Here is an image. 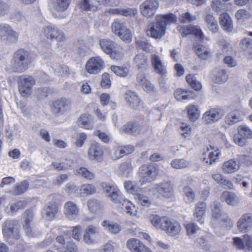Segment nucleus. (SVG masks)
<instances>
[{
    "instance_id": "f257e3e1",
    "label": "nucleus",
    "mask_w": 252,
    "mask_h": 252,
    "mask_svg": "<svg viewBox=\"0 0 252 252\" xmlns=\"http://www.w3.org/2000/svg\"><path fill=\"white\" fill-rule=\"evenodd\" d=\"M150 220L155 227L164 231L169 236L175 237L181 233L182 228L179 222L166 216L151 215Z\"/></svg>"
},
{
    "instance_id": "f03ea898",
    "label": "nucleus",
    "mask_w": 252,
    "mask_h": 252,
    "mask_svg": "<svg viewBox=\"0 0 252 252\" xmlns=\"http://www.w3.org/2000/svg\"><path fill=\"white\" fill-rule=\"evenodd\" d=\"M157 21L149 24L146 31L147 34L155 39L161 38L165 33L168 24L174 23L176 17L172 13L157 16Z\"/></svg>"
},
{
    "instance_id": "7ed1b4c3",
    "label": "nucleus",
    "mask_w": 252,
    "mask_h": 252,
    "mask_svg": "<svg viewBox=\"0 0 252 252\" xmlns=\"http://www.w3.org/2000/svg\"><path fill=\"white\" fill-rule=\"evenodd\" d=\"M31 63V54L23 48L19 49L14 53L11 61L13 70L20 73L26 71Z\"/></svg>"
},
{
    "instance_id": "20e7f679",
    "label": "nucleus",
    "mask_w": 252,
    "mask_h": 252,
    "mask_svg": "<svg viewBox=\"0 0 252 252\" xmlns=\"http://www.w3.org/2000/svg\"><path fill=\"white\" fill-rule=\"evenodd\" d=\"M158 173L159 170L155 164L149 163L141 165L138 172L140 184L143 185L155 181Z\"/></svg>"
},
{
    "instance_id": "39448f33",
    "label": "nucleus",
    "mask_w": 252,
    "mask_h": 252,
    "mask_svg": "<svg viewBox=\"0 0 252 252\" xmlns=\"http://www.w3.org/2000/svg\"><path fill=\"white\" fill-rule=\"evenodd\" d=\"M36 84L35 78L32 75H22L18 78V89L23 97H29L32 94L33 87Z\"/></svg>"
},
{
    "instance_id": "423d86ee",
    "label": "nucleus",
    "mask_w": 252,
    "mask_h": 252,
    "mask_svg": "<svg viewBox=\"0 0 252 252\" xmlns=\"http://www.w3.org/2000/svg\"><path fill=\"white\" fill-rule=\"evenodd\" d=\"M154 189L159 197L168 199L174 196L173 186L170 181H163L156 184Z\"/></svg>"
},
{
    "instance_id": "0eeeda50",
    "label": "nucleus",
    "mask_w": 252,
    "mask_h": 252,
    "mask_svg": "<svg viewBox=\"0 0 252 252\" xmlns=\"http://www.w3.org/2000/svg\"><path fill=\"white\" fill-rule=\"evenodd\" d=\"M112 30L114 33L117 34L124 41L129 43L132 40V34L129 31L123 23L115 21L112 24Z\"/></svg>"
},
{
    "instance_id": "6e6552de",
    "label": "nucleus",
    "mask_w": 252,
    "mask_h": 252,
    "mask_svg": "<svg viewBox=\"0 0 252 252\" xmlns=\"http://www.w3.org/2000/svg\"><path fill=\"white\" fill-rule=\"evenodd\" d=\"M107 193H109V196L111 201L116 204L118 207H121L126 199L125 198L120 190L115 186L106 185L103 187Z\"/></svg>"
},
{
    "instance_id": "1a4fd4ad",
    "label": "nucleus",
    "mask_w": 252,
    "mask_h": 252,
    "mask_svg": "<svg viewBox=\"0 0 252 252\" xmlns=\"http://www.w3.org/2000/svg\"><path fill=\"white\" fill-rule=\"evenodd\" d=\"M88 156L91 160L98 162L103 161L104 156L103 146L98 142L91 143L88 149Z\"/></svg>"
},
{
    "instance_id": "9d476101",
    "label": "nucleus",
    "mask_w": 252,
    "mask_h": 252,
    "mask_svg": "<svg viewBox=\"0 0 252 252\" xmlns=\"http://www.w3.org/2000/svg\"><path fill=\"white\" fill-rule=\"evenodd\" d=\"M178 30L183 37L188 35H193L195 37L198 38L202 43L204 39V34L200 28L196 26L189 25L179 27Z\"/></svg>"
},
{
    "instance_id": "9b49d317",
    "label": "nucleus",
    "mask_w": 252,
    "mask_h": 252,
    "mask_svg": "<svg viewBox=\"0 0 252 252\" xmlns=\"http://www.w3.org/2000/svg\"><path fill=\"white\" fill-rule=\"evenodd\" d=\"M104 65V62L99 57L91 58L85 65L86 70L91 74H97L100 72Z\"/></svg>"
},
{
    "instance_id": "f8f14e48",
    "label": "nucleus",
    "mask_w": 252,
    "mask_h": 252,
    "mask_svg": "<svg viewBox=\"0 0 252 252\" xmlns=\"http://www.w3.org/2000/svg\"><path fill=\"white\" fill-rule=\"evenodd\" d=\"M158 6L157 0H146L140 5V12L144 17L150 18L155 14Z\"/></svg>"
},
{
    "instance_id": "ddd939ff",
    "label": "nucleus",
    "mask_w": 252,
    "mask_h": 252,
    "mask_svg": "<svg viewBox=\"0 0 252 252\" xmlns=\"http://www.w3.org/2000/svg\"><path fill=\"white\" fill-rule=\"evenodd\" d=\"M0 37L9 43L17 42L18 34L8 24H0Z\"/></svg>"
},
{
    "instance_id": "4468645a",
    "label": "nucleus",
    "mask_w": 252,
    "mask_h": 252,
    "mask_svg": "<svg viewBox=\"0 0 252 252\" xmlns=\"http://www.w3.org/2000/svg\"><path fill=\"white\" fill-rule=\"evenodd\" d=\"M237 228L241 233H246L252 230V214H243L237 222Z\"/></svg>"
},
{
    "instance_id": "2eb2a0df",
    "label": "nucleus",
    "mask_w": 252,
    "mask_h": 252,
    "mask_svg": "<svg viewBox=\"0 0 252 252\" xmlns=\"http://www.w3.org/2000/svg\"><path fill=\"white\" fill-rule=\"evenodd\" d=\"M70 100L65 97H61L52 102L51 108L55 113L63 114L70 109Z\"/></svg>"
},
{
    "instance_id": "dca6fc26",
    "label": "nucleus",
    "mask_w": 252,
    "mask_h": 252,
    "mask_svg": "<svg viewBox=\"0 0 252 252\" xmlns=\"http://www.w3.org/2000/svg\"><path fill=\"white\" fill-rule=\"evenodd\" d=\"M122 132L136 136L141 134L142 126L136 121H130L125 124L121 128Z\"/></svg>"
},
{
    "instance_id": "f3484780",
    "label": "nucleus",
    "mask_w": 252,
    "mask_h": 252,
    "mask_svg": "<svg viewBox=\"0 0 252 252\" xmlns=\"http://www.w3.org/2000/svg\"><path fill=\"white\" fill-rule=\"evenodd\" d=\"M52 196L53 201L48 202L44 207V213L48 220H53L59 211V205L56 198Z\"/></svg>"
},
{
    "instance_id": "a211bd4d",
    "label": "nucleus",
    "mask_w": 252,
    "mask_h": 252,
    "mask_svg": "<svg viewBox=\"0 0 252 252\" xmlns=\"http://www.w3.org/2000/svg\"><path fill=\"white\" fill-rule=\"evenodd\" d=\"M224 110L220 107L210 108L206 112V124L217 122L224 116Z\"/></svg>"
},
{
    "instance_id": "6ab92c4d",
    "label": "nucleus",
    "mask_w": 252,
    "mask_h": 252,
    "mask_svg": "<svg viewBox=\"0 0 252 252\" xmlns=\"http://www.w3.org/2000/svg\"><path fill=\"white\" fill-rule=\"evenodd\" d=\"M99 235V228L94 225H89L85 230L83 240L87 244H93Z\"/></svg>"
},
{
    "instance_id": "aec40b11",
    "label": "nucleus",
    "mask_w": 252,
    "mask_h": 252,
    "mask_svg": "<svg viewBox=\"0 0 252 252\" xmlns=\"http://www.w3.org/2000/svg\"><path fill=\"white\" fill-rule=\"evenodd\" d=\"M151 62L156 73L161 76H163L166 74V66L164 63H162L159 56L156 54L152 55Z\"/></svg>"
},
{
    "instance_id": "412c9836",
    "label": "nucleus",
    "mask_w": 252,
    "mask_h": 252,
    "mask_svg": "<svg viewBox=\"0 0 252 252\" xmlns=\"http://www.w3.org/2000/svg\"><path fill=\"white\" fill-rule=\"evenodd\" d=\"M44 33L47 38L51 39H56V40L61 41L65 38L63 32L56 26L53 25L45 27L44 29Z\"/></svg>"
},
{
    "instance_id": "4be33fe9",
    "label": "nucleus",
    "mask_w": 252,
    "mask_h": 252,
    "mask_svg": "<svg viewBox=\"0 0 252 252\" xmlns=\"http://www.w3.org/2000/svg\"><path fill=\"white\" fill-rule=\"evenodd\" d=\"M77 126L81 128L91 130L94 127L93 119L88 113L82 114L77 120Z\"/></svg>"
},
{
    "instance_id": "5701e85b",
    "label": "nucleus",
    "mask_w": 252,
    "mask_h": 252,
    "mask_svg": "<svg viewBox=\"0 0 252 252\" xmlns=\"http://www.w3.org/2000/svg\"><path fill=\"white\" fill-rule=\"evenodd\" d=\"M228 76L225 69L222 68H216L215 69L211 77L212 81L215 83L222 84L228 79Z\"/></svg>"
},
{
    "instance_id": "b1692460",
    "label": "nucleus",
    "mask_w": 252,
    "mask_h": 252,
    "mask_svg": "<svg viewBox=\"0 0 252 252\" xmlns=\"http://www.w3.org/2000/svg\"><path fill=\"white\" fill-rule=\"evenodd\" d=\"M220 24L221 28L226 32H230L233 30L232 19L227 13H223L220 15Z\"/></svg>"
},
{
    "instance_id": "393cba45",
    "label": "nucleus",
    "mask_w": 252,
    "mask_h": 252,
    "mask_svg": "<svg viewBox=\"0 0 252 252\" xmlns=\"http://www.w3.org/2000/svg\"><path fill=\"white\" fill-rule=\"evenodd\" d=\"M175 98L178 101L193 99L195 98V94L191 91L179 88L174 93Z\"/></svg>"
},
{
    "instance_id": "a878e982",
    "label": "nucleus",
    "mask_w": 252,
    "mask_h": 252,
    "mask_svg": "<svg viewBox=\"0 0 252 252\" xmlns=\"http://www.w3.org/2000/svg\"><path fill=\"white\" fill-rule=\"evenodd\" d=\"M134 150V148L132 145L118 146L115 149L114 156L112 158L114 160L119 159L125 155L131 154Z\"/></svg>"
},
{
    "instance_id": "bb28decb",
    "label": "nucleus",
    "mask_w": 252,
    "mask_h": 252,
    "mask_svg": "<svg viewBox=\"0 0 252 252\" xmlns=\"http://www.w3.org/2000/svg\"><path fill=\"white\" fill-rule=\"evenodd\" d=\"M125 98L129 105L136 109L141 103V99L135 92L131 91H127L125 94Z\"/></svg>"
},
{
    "instance_id": "cd10ccee",
    "label": "nucleus",
    "mask_w": 252,
    "mask_h": 252,
    "mask_svg": "<svg viewBox=\"0 0 252 252\" xmlns=\"http://www.w3.org/2000/svg\"><path fill=\"white\" fill-rule=\"evenodd\" d=\"M127 248L131 252H143L146 246L139 240L136 238H131L126 243Z\"/></svg>"
},
{
    "instance_id": "c85d7f7f",
    "label": "nucleus",
    "mask_w": 252,
    "mask_h": 252,
    "mask_svg": "<svg viewBox=\"0 0 252 252\" xmlns=\"http://www.w3.org/2000/svg\"><path fill=\"white\" fill-rule=\"evenodd\" d=\"M25 215V223L23 224V228L29 237L33 236L32 228L31 227V222L33 218V213L31 209H27L24 213Z\"/></svg>"
},
{
    "instance_id": "c756f323",
    "label": "nucleus",
    "mask_w": 252,
    "mask_h": 252,
    "mask_svg": "<svg viewBox=\"0 0 252 252\" xmlns=\"http://www.w3.org/2000/svg\"><path fill=\"white\" fill-rule=\"evenodd\" d=\"M136 80L137 83L142 86L143 90L146 92L150 93L155 92L154 86L144 74L138 75Z\"/></svg>"
},
{
    "instance_id": "7c9ffc66",
    "label": "nucleus",
    "mask_w": 252,
    "mask_h": 252,
    "mask_svg": "<svg viewBox=\"0 0 252 252\" xmlns=\"http://www.w3.org/2000/svg\"><path fill=\"white\" fill-rule=\"evenodd\" d=\"M133 63L138 69H146L149 66L148 58L143 53L136 55L134 58Z\"/></svg>"
},
{
    "instance_id": "2f4dec72",
    "label": "nucleus",
    "mask_w": 252,
    "mask_h": 252,
    "mask_svg": "<svg viewBox=\"0 0 252 252\" xmlns=\"http://www.w3.org/2000/svg\"><path fill=\"white\" fill-rule=\"evenodd\" d=\"M79 208L72 201H67L64 205V213L68 218L77 216L79 214Z\"/></svg>"
},
{
    "instance_id": "473e14b6",
    "label": "nucleus",
    "mask_w": 252,
    "mask_h": 252,
    "mask_svg": "<svg viewBox=\"0 0 252 252\" xmlns=\"http://www.w3.org/2000/svg\"><path fill=\"white\" fill-rule=\"evenodd\" d=\"M187 117L191 122L196 121L200 116V112L197 106L194 104H189L186 107Z\"/></svg>"
},
{
    "instance_id": "72a5a7b5",
    "label": "nucleus",
    "mask_w": 252,
    "mask_h": 252,
    "mask_svg": "<svg viewBox=\"0 0 252 252\" xmlns=\"http://www.w3.org/2000/svg\"><path fill=\"white\" fill-rule=\"evenodd\" d=\"M18 224V220H7L4 222L2 226L3 234L7 236H12Z\"/></svg>"
},
{
    "instance_id": "f704fd0d",
    "label": "nucleus",
    "mask_w": 252,
    "mask_h": 252,
    "mask_svg": "<svg viewBox=\"0 0 252 252\" xmlns=\"http://www.w3.org/2000/svg\"><path fill=\"white\" fill-rule=\"evenodd\" d=\"M239 169V163L235 159L225 161L222 165L223 171L226 174H231L237 171Z\"/></svg>"
},
{
    "instance_id": "c9c22d12",
    "label": "nucleus",
    "mask_w": 252,
    "mask_h": 252,
    "mask_svg": "<svg viewBox=\"0 0 252 252\" xmlns=\"http://www.w3.org/2000/svg\"><path fill=\"white\" fill-rule=\"evenodd\" d=\"M130 66L129 64H124L123 66L111 65L110 69L116 75L121 77H126L129 73Z\"/></svg>"
},
{
    "instance_id": "e433bc0d",
    "label": "nucleus",
    "mask_w": 252,
    "mask_h": 252,
    "mask_svg": "<svg viewBox=\"0 0 252 252\" xmlns=\"http://www.w3.org/2000/svg\"><path fill=\"white\" fill-rule=\"evenodd\" d=\"M220 200L230 205H235L238 201V197L235 194L228 191H225L222 193Z\"/></svg>"
},
{
    "instance_id": "4c0bfd02",
    "label": "nucleus",
    "mask_w": 252,
    "mask_h": 252,
    "mask_svg": "<svg viewBox=\"0 0 252 252\" xmlns=\"http://www.w3.org/2000/svg\"><path fill=\"white\" fill-rule=\"evenodd\" d=\"M99 44L102 51L107 55L117 46V44L108 39H102L99 40Z\"/></svg>"
},
{
    "instance_id": "58836bf2",
    "label": "nucleus",
    "mask_w": 252,
    "mask_h": 252,
    "mask_svg": "<svg viewBox=\"0 0 252 252\" xmlns=\"http://www.w3.org/2000/svg\"><path fill=\"white\" fill-rule=\"evenodd\" d=\"M240 112L235 109L229 112L225 118V123L229 125H233L240 121Z\"/></svg>"
},
{
    "instance_id": "ea45409f",
    "label": "nucleus",
    "mask_w": 252,
    "mask_h": 252,
    "mask_svg": "<svg viewBox=\"0 0 252 252\" xmlns=\"http://www.w3.org/2000/svg\"><path fill=\"white\" fill-rule=\"evenodd\" d=\"M27 205V202L26 200H18L12 203L7 207L9 208V212L13 215L20 210L24 209Z\"/></svg>"
},
{
    "instance_id": "a19ab883",
    "label": "nucleus",
    "mask_w": 252,
    "mask_h": 252,
    "mask_svg": "<svg viewBox=\"0 0 252 252\" xmlns=\"http://www.w3.org/2000/svg\"><path fill=\"white\" fill-rule=\"evenodd\" d=\"M186 79L189 86L195 91H200L202 88L201 83L196 80L195 76L192 74H188Z\"/></svg>"
},
{
    "instance_id": "79ce46f5",
    "label": "nucleus",
    "mask_w": 252,
    "mask_h": 252,
    "mask_svg": "<svg viewBox=\"0 0 252 252\" xmlns=\"http://www.w3.org/2000/svg\"><path fill=\"white\" fill-rule=\"evenodd\" d=\"M241 48L245 54L250 56L252 58V39L250 38H245L241 41Z\"/></svg>"
},
{
    "instance_id": "37998d69",
    "label": "nucleus",
    "mask_w": 252,
    "mask_h": 252,
    "mask_svg": "<svg viewBox=\"0 0 252 252\" xmlns=\"http://www.w3.org/2000/svg\"><path fill=\"white\" fill-rule=\"evenodd\" d=\"M124 54L123 48L117 45L108 55L113 60L121 61L124 58Z\"/></svg>"
},
{
    "instance_id": "c03bdc74",
    "label": "nucleus",
    "mask_w": 252,
    "mask_h": 252,
    "mask_svg": "<svg viewBox=\"0 0 252 252\" xmlns=\"http://www.w3.org/2000/svg\"><path fill=\"white\" fill-rule=\"evenodd\" d=\"M124 186L126 191L134 195V197L139 194L140 190V189L131 181L125 182Z\"/></svg>"
},
{
    "instance_id": "a18cd8bd",
    "label": "nucleus",
    "mask_w": 252,
    "mask_h": 252,
    "mask_svg": "<svg viewBox=\"0 0 252 252\" xmlns=\"http://www.w3.org/2000/svg\"><path fill=\"white\" fill-rule=\"evenodd\" d=\"M56 10L59 12H64L69 7L71 0H53Z\"/></svg>"
},
{
    "instance_id": "49530a36",
    "label": "nucleus",
    "mask_w": 252,
    "mask_h": 252,
    "mask_svg": "<svg viewBox=\"0 0 252 252\" xmlns=\"http://www.w3.org/2000/svg\"><path fill=\"white\" fill-rule=\"evenodd\" d=\"M206 23H207L208 28L212 32L215 33L218 31V22L212 15H206Z\"/></svg>"
},
{
    "instance_id": "de8ad7c7",
    "label": "nucleus",
    "mask_w": 252,
    "mask_h": 252,
    "mask_svg": "<svg viewBox=\"0 0 252 252\" xmlns=\"http://www.w3.org/2000/svg\"><path fill=\"white\" fill-rule=\"evenodd\" d=\"M55 249L60 252H77L78 251L76 245L71 241L67 242L63 247L55 246Z\"/></svg>"
},
{
    "instance_id": "09e8293b",
    "label": "nucleus",
    "mask_w": 252,
    "mask_h": 252,
    "mask_svg": "<svg viewBox=\"0 0 252 252\" xmlns=\"http://www.w3.org/2000/svg\"><path fill=\"white\" fill-rule=\"evenodd\" d=\"M205 214V204L203 202H198L196 205L195 212L194 213V217L197 221H201L202 223L203 222L201 220Z\"/></svg>"
},
{
    "instance_id": "8fccbe9b",
    "label": "nucleus",
    "mask_w": 252,
    "mask_h": 252,
    "mask_svg": "<svg viewBox=\"0 0 252 252\" xmlns=\"http://www.w3.org/2000/svg\"><path fill=\"white\" fill-rule=\"evenodd\" d=\"M184 199L187 203H193L195 200V195L192 189L189 187L185 186L183 188Z\"/></svg>"
},
{
    "instance_id": "3c124183",
    "label": "nucleus",
    "mask_w": 252,
    "mask_h": 252,
    "mask_svg": "<svg viewBox=\"0 0 252 252\" xmlns=\"http://www.w3.org/2000/svg\"><path fill=\"white\" fill-rule=\"evenodd\" d=\"M102 225L110 232L114 234L118 233L121 230V227L119 224L111 223L107 220H104L102 223Z\"/></svg>"
},
{
    "instance_id": "603ef678",
    "label": "nucleus",
    "mask_w": 252,
    "mask_h": 252,
    "mask_svg": "<svg viewBox=\"0 0 252 252\" xmlns=\"http://www.w3.org/2000/svg\"><path fill=\"white\" fill-rule=\"evenodd\" d=\"M121 208L125 209L126 214L130 216H134L137 214L136 207L131 202L127 199L125 200Z\"/></svg>"
},
{
    "instance_id": "864d4df0",
    "label": "nucleus",
    "mask_w": 252,
    "mask_h": 252,
    "mask_svg": "<svg viewBox=\"0 0 252 252\" xmlns=\"http://www.w3.org/2000/svg\"><path fill=\"white\" fill-rule=\"evenodd\" d=\"M132 166L130 161L123 162L120 164L119 170L123 175L128 177L132 171Z\"/></svg>"
},
{
    "instance_id": "5fc2aeb1",
    "label": "nucleus",
    "mask_w": 252,
    "mask_h": 252,
    "mask_svg": "<svg viewBox=\"0 0 252 252\" xmlns=\"http://www.w3.org/2000/svg\"><path fill=\"white\" fill-rule=\"evenodd\" d=\"M29 187L28 181L24 180L17 184L14 188V191L16 195H20L26 192Z\"/></svg>"
},
{
    "instance_id": "6e6d98bb",
    "label": "nucleus",
    "mask_w": 252,
    "mask_h": 252,
    "mask_svg": "<svg viewBox=\"0 0 252 252\" xmlns=\"http://www.w3.org/2000/svg\"><path fill=\"white\" fill-rule=\"evenodd\" d=\"M87 206L89 210L93 213H96L102 208L101 203L94 198L90 199L87 201Z\"/></svg>"
},
{
    "instance_id": "4d7b16f0",
    "label": "nucleus",
    "mask_w": 252,
    "mask_h": 252,
    "mask_svg": "<svg viewBox=\"0 0 252 252\" xmlns=\"http://www.w3.org/2000/svg\"><path fill=\"white\" fill-rule=\"evenodd\" d=\"M78 174L87 180H92L94 178V174L87 168L81 167L77 170Z\"/></svg>"
},
{
    "instance_id": "13d9d810",
    "label": "nucleus",
    "mask_w": 252,
    "mask_h": 252,
    "mask_svg": "<svg viewBox=\"0 0 252 252\" xmlns=\"http://www.w3.org/2000/svg\"><path fill=\"white\" fill-rule=\"evenodd\" d=\"M171 165L174 168L182 169L188 167L189 162L183 158L175 159L171 161Z\"/></svg>"
},
{
    "instance_id": "bf43d9fd",
    "label": "nucleus",
    "mask_w": 252,
    "mask_h": 252,
    "mask_svg": "<svg viewBox=\"0 0 252 252\" xmlns=\"http://www.w3.org/2000/svg\"><path fill=\"white\" fill-rule=\"evenodd\" d=\"M95 187L90 184H84L81 186L80 191L88 195H92L96 192Z\"/></svg>"
},
{
    "instance_id": "052dcab7",
    "label": "nucleus",
    "mask_w": 252,
    "mask_h": 252,
    "mask_svg": "<svg viewBox=\"0 0 252 252\" xmlns=\"http://www.w3.org/2000/svg\"><path fill=\"white\" fill-rule=\"evenodd\" d=\"M193 50L196 55L200 59H205V51L202 45L196 42L193 45Z\"/></svg>"
},
{
    "instance_id": "680f3d73",
    "label": "nucleus",
    "mask_w": 252,
    "mask_h": 252,
    "mask_svg": "<svg viewBox=\"0 0 252 252\" xmlns=\"http://www.w3.org/2000/svg\"><path fill=\"white\" fill-rule=\"evenodd\" d=\"M238 134L246 139L251 138L252 137V131L247 126H241L238 128Z\"/></svg>"
},
{
    "instance_id": "e2e57ef3",
    "label": "nucleus",
    "mask_w": 252,
    "mask_h": 252,
    "mask_svg": "<svg viewBox=\"0 0 252 252\" xmlns=\"http://www.w3.org/2000/svg\"><path fill=\"white\" fill-rule=\"evenodd\" d=\"M100 85L102 88L105 89L110 88L111 86V81L109 73L105 72L102 74Z\"/></svg>"
},
{
    "instance_id": "0e129e2a",
    "label": "nucleus",
    "mask_w": 252,
    "mask_h": 252,
    "mask_svg": "<svg viewBox=\"0 0 252 252\" xmlns=\"http://www.w3.org/2000/svg\"><path fill=\"white\" fill-rule=\"evenodd\" d=\"M134 198L136 199H137L138 200V202L143 206L148 207L150 206L152 204L151 201L149 199L148 196L139 193Z\"/></svg>"
},
{
    "instance_id": "69168bd1",
    "label": "nucleus",
    "mask_w": 252,
    "mask_h": 252,
    "mask_svg": "<svg viewBox=\"0 0 252 252\" xmlns=\"http://www.w3.org/2000/svg\"><path fill=\"white\" fill-rule=\"evenodd\" d=\"M180 129L181 131V134L184 138H186L190 134L191 129L190 126L184 122L180 123Z\"/></svg>"
},
{
    "instance_id": "338daca9",
    "label": "nucleus",
    "mask_w": 252,
    "mask_h": 252,
    "mask_svg": "<svg viewBox=\"0 0 252 252\" xmlns=\"http://www.w3.org/2000/svg\"><path fill=\"white\" fill-rule=\"evenodd\" d=\"M136 46L137 49H142L145 51H149L151 45L146 40L141 39L135 41Z\"/></svg>"
},
{
    "instance_id": "774afa93",
    "label": "nucleus",
    "mask_w": 252,
    "mask_h": 252,
    "mask_svg": "<svg viewBox=\"0 0 252 252\" xmlns=\"http://www.w3.org/2000/svg\"><path fill=\"white\" fill-rule=\"evenodd\" d=\"M245 250L247 252H252V235L246 234L243 236Z\"/></svg>"
}]
</instances>
